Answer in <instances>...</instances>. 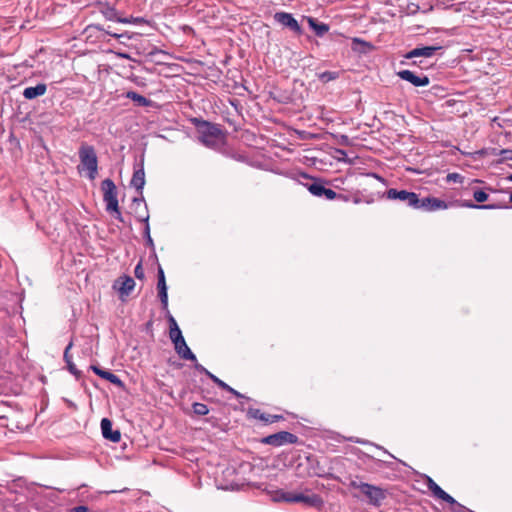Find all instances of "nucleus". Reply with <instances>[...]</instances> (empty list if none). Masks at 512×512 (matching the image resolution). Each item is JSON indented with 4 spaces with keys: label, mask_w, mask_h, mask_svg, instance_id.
I'll return each mask as SVG.
<instances>
[{
    "label": "nucleus",
    "mask_w": 512,
    "mask_h": 512,
    "mask_svg": "<svg viewBox=\"0 0 512 512\" xmlns=\"http://www.w3.org/2000/svg\"><path fill=\"white\" fill-rule=\"evenodd\" d=\"M191 123L196 127L199 141L209 148L217 147L225 138L221 125L211 123L201 118H192Z\"/></svg>",
    "instance_id": "1"
},
{
    "label": "nucleus",
    "mask_w": 512,
    "mask_h": 512,
    "mask_svg": "<svg viewBox=\"0 0 512 512\" xmlns=\"http://www.w3.org/2000/svg\"><path fill=\"white\" fill-rule=\"evenodd\" d=\"M349 486L351 488L358 489L361 494L367 498L368 503L375 507H379L387 496V493L383 488L359 481L358 477L352 479Z\"/></svg>",
    "instance_id": "2"
},
{
    "label": "nucleus",
    "mask_w": 512,
    "mask_h": 512,
    "mask_svg": "<svg viewBox=\"0 0 512 512\" xmlns=\"http://www.w3.org/2000/svg\"><path fill=\"white\" fill-rule=\"evenodd\" d=\"M80 167L87 171V176L90 180H94L98 174V158L93 146L82 144L78 151Z\"/></svg>",
    "instance_id": "3"
},
{
    "label": "nucleus",
    "mask_w": 512,
    "mask_h": 512,
    "mask_svg": "<svg viewBox=\"0 0 512 512\" xmlns=\"http://www.w3.org/2000/svg\"><path fill=\"white\" fill-rule=\"evenodd\" d=\"M101 190L103 192V201L106 203V211L115 213V218L123 222L122 214L119 210L115 183L109 178L104 179L101 183Z\"/></svg>",
    "instance_id": "4"
},
{
    "label": "nucleus",
    "mask_w": 512,
    "mask_h": 512,
    "mask_svg": "<svg viewBox=\"0 0 512 512\" xmlns=\"http://www.w3.org/2000/svg\"><path fill=\"white\" fill-rule=\"evenodd\" d=\"M169 337L174 344V349L176 353L184 360H190L196 362V356L195 354L190 350V348L187 346L186 341L182 335V332L180 329H170L169 331Z\"/></svg>",
    "instance_id": "5"
},
{
    "label": "nucleus",
    "mask_w": 512,
    "mask_h": 512,
    "mask_svg": "<svg viewBox=\"0 0 512 512\" xmlns=\"http://www.w3.org/2000/svg\"><path fill=\"white\" fill-rule=\"evenodd\" d=\"M306 179H310L311 182L304 184L307 190L315 197L325 198L327 200H334L336 192L330 188H326L324 180L321 178H313L307 174L302 175Z\"/></svg>",
    "instance_id": "6"
},
{
    "label": "nucleus",
    "mask_w": 512,
    "mask_h": 512,
    "mask_svg": "<svg viewBox=\"0 0 512 512\" xmlns=\"http://www.w3.org/2000/svg\"><path fill=\"white\" fill-rule=\"evenodd\" d=\"M284 500L290 503H303L308 507H314L317 509H321L324 504L323 499L315 493H286L284 495Z\"/></svg>",
    "instance_id": "7"
},
{
    "label": "nucleus",
    "mask_w": 512,
    "mask_h": 512,
    "mask_svg": "<svg viewBox=\"0 0 512 512\" xmlns=\"http://www.w3.org/2000/svg\"><path fill=\"white\" fill-rule=\"evenodd\" d=\"M298 440L299 439L295 434L287 431H280L264 437L261 440V443L274 447H280L285 444H296Z\"/></svg>",
    "instance_id": "8"
},
{
    "label": "nucleus",
    "mask_w": 512,
    "mask_h": 512,
    "mask_svg": "<svg viewBox=\"0 0 512 512\" xmlns=\"http://www.w3.org/2000/svg\"><path fill=\"white\" fill-rule=\"evenodd\" d=\"M386 197L390 200H399L404 202L413 209H416L417 205L419 204L418 195L407 190H397L390 188L386 191Z\"/></svg>",
    "instance_id": "9"
},
{
    "label": "nucleus",
    "mask_w": 512,
    "mask_h": 512,
    "mask_svg": "<svg viewBox=\"0 0 512 512\" xmlns=\"http://www.w3.org/2000/svg\"><path fill=\"white\" fill-rule=\"evenodd\" d=\"M135 287V281L132 277L123 275L118 277L113 284V288L118 291L121 300L129 296Z\"/></svg>",
    "instance_id": "10"
},
{
    "label": "nucleus",
    "mask_w": 512,
    "mask_h": 512,
    "mask_svg": "<svg viewBox=\"0 0 512 512\" xmlns=\"http://www.w3.org/2000/svg\"><path fill=\"white\" fill-rule=\"evenodd\" d=\"M274 20L281 24L284 27L289 28L291 31L296 34H302V28L299 25L298 21L293 17L291 13L287 12H276L274 14Z\"/></svg>",
    "instance_id": "11"
},
{
    "label": "nucleus",
    "mask_w": 512,
    "mask_h": 512,
    "mask_svg": "<svg viewBox=\"0 0 512 512\" xmlns=\"http://www.w3.org/2000/svg\"><path fill=\"white\" fill-rule=\"evenodd\" d=\"M448 207L449 204L444 200L428 196L422 199L419 198V204L417 205L416 209H422L424 211H437L447 209Z\"/></svg>",
    "instance_id": "12"
},
{
    "label": "nucleus",
    "mask_w": 512,
    "mask_h": 512,
    "mask_svg": "<svg viewBox=\"0 0 512 512\" xmlns=\"http://www.w3.org/2000/svg\"><path fill=\"white\" fill-rule=\"evenodd\" d=\"M441 46L433 45V46H421L412 49L404 55L405 59H416V58H431L433 57L437 51L441 50Z\"/></svg>",
    "instance_id": "13"
},
{
    "label": "nucleus",
    "mask_w": 512,
    "mask_h": 512,
    "mask_svg": "<svg viewBox=\"0 0 512 512\" xmlns=\"http://www.w3.org/2000/svg\"><path fill=\"white\" fill-rule=\"evenodd\" d=\"M397 76L402 80L411 83L415 87H424L430 83V79L426 75H416L410 70L398 71Z\"/></svg>",
    "instance_id": "14"
},
{
    "label": "nucleus",
    "mask_w": 512,
    "mask_h": 512,
    "mask_svg": "<svg viewBox=\"0 0 512 512\" xmlns=\"http://www.w3.org/2000/svg\"><path fill=\"white\" fill-rule=\"evenodd\" d=\"M426 486L434 497L441 499L448 504L456 503V500L445 492L431 477L426 476Z\"/></svg>",
    "instance_id": "15"
},
{
    "label": "nucleus",
    "mask_w": 512,
    "mask_h": 512,
    "mask_svg": "<svg viewBox=\"0 0 512 512\" xmlns=\"http://www.w3.org/2000/svg\"><path fill=\"white\" fill-rule=\"evenodd\" d=\"M247 415L250 418L260 420V421L264 422L265 424L278 422L283 419L282 415L268 414V413H265L257 408H249L247 411Z\"/></svg>",
    "instance_id": "16"
},
{
    "label": "nucleus",
    "mask_w": 512,
    "mask_h": 512,
    "mask_svg": "<svg viewBox=\"0 0 512 512\" xmlns=\"http://www.w3.org/2000/svg\"><path fill=\"white\" fill-rule=\"evenodd\" d=\"M131 186L136 189L138 194L142 195V190L145 185V172H144V165H143V159L138 165V168H134V173L130 182Z\"/></svg>",
    "instance_id": "17"
},
{
    "label": "nucleus",
    "mask_w": 512,
    "mask_h": 512,
    "mask_svg": "<svg viewBox=\"0 0 512 512\" xmlns=\"http://www.w3.org/2000/svg\"><path fill=\"white\" fill-rule=\"evenodd\" d=\"M97 8L98 11L108 21H115L120 23V20H122V17L119 15L116 8L114 6H111L108 2H98Z\"/></svg>",
    "instance_id": "18"
},
{
    "label": "nucleus",
    "mask_w": 512,
    "mask_h": 512,
    "mask_svg": "<svg viewBox=\"0 0 512 512\" xmlns=\"http://www.w3.org/2000/svg\"><path fill=\"white\" fill-rule=\"evenodd\" d=\"M102 435L105 439L117 443L121 439V434L118 430L112 429V422L108 418L101 420Z\"/></svg>",
    "instance_id": "19"
},
{
    "label": "nucleus",
    "mask_w": 512,
    "mask_h": 512,
    "mask_svg": "<svg viewBox=\"0 0 512 512\" xmlns=\"http://www.w3.org/2000/svg\"><path fill=\"white\" fill-rule=\"evenodd\" d=\"M306 460L308 463V474L310 476L324 477L326 475L324 467L320 465L316 456L310 455Z\"/></svg>",
    "instance_id": "20"
},
{
    "label": "nucleus",
    "mask_w": 512,
    "mask_h": 512,
    "mask_svg": "<svg viewBox=\"0 0 512 512\" xmlns=\"http://www.w3.org/2000/svg\"><path fill=\"white\" fill-rule=\"evenodd\" d=\"M47 91V85L39 83L34 87H26L23 91V96L27 100H32L37 97L43 96Z\"/></svg>",
    "instance_id": "21"
},
{
    "label": "nucleus",
    "mask_w": 512,
    "mask_h": 512,
    "mask_svg": "<svg viewBox=\"0 0 512 512\" xmlns=\"http://www.w3.org/2000/svg\"><path fill=\"white\" fill-rule=\"evenodd\" d=\"M462 206L472 209H483V210H492V209H508L510 206L507 203H494V204H476L472 201H467L462 204Z\"/></svg>",
    "instance_id": "22"
},
{
    "label": "nucleus",
    "mask_w": 512,
    "mask_h": 512,
    "mask_svg": "<svg viewBox=\"0 0 512 512\" xmlns=\"http://www.w3.org/2000/svg\"><path fill=\"white\" fill-rule=\"evenodd\" d=\"M94 31H99L105 35H109V36H112L116 39H120V38H128L130 39V36L127 35V33H121V34H118V33H112L110 31H107L103 28V26H101L100 24H90L86 27L85 29V33H89V36L92 35V33Z\"/></svg>",
    "instance_id": "23"
},
{
    "label": "nucleus",
    "mask_w": 512,
    "mask_h": 512,
    "mask_svg": "<svg viewBox=\"0 0 512 512\" xmlns=\"http://www.w3.org/2000/svg\"><path fill=\"white\" fill-rule=\"evenodd\" d=\"M125 97L127 99H130L131 101L134 102V104L136 106H139V107H149L152 105V100L138 94L137 92L135 91H127L126 94H125Z\"/></svg>",
    "instance_id": "24"
},
{
    "label": "nucleus",
    "mask_w": 512,
    "mask_h": 512,
    "mask_svg": "<svg viewBox=\"0 0 512 512\" xmlns=\"http://www.w3.org/2000/svg\"><path fill=\"white\" fill-rule=\"evenodd\" d=\"M310 28L315 32L318 37L324 36L329 31V25L319 22L313 17L307 18Z\"/></svg>",
    "instance_id": "25"
},
{
    "label": "nucleus",
    "mask_w": 512,
    "mask_h": 512,
    "mask_svg": "<svg viewBox=\"0 0 512 512\" xmlns=\"http://www.w3.org/2000/svg\"><path fill=\"white\" fill-rule=\"evenodd\" d=\"M71 347H72V343H69L68 346L65 348L63 357H64V361L67 364V368H68L69 372L78 378V377H80L81 372L76 368L75 364L72 361V357L69 354V350L71 349Z\"/></svg>",
    "instance_id": "26"
},
{
    "label": "nucleus",
    "mask_w": 512,
    "mask_h": 512,
    "mask_svg": "<svg viewBox=\"0 0 512 512\" xmlns=\"http://www.w3.org/2000/svg\"><path fill=\"white\" fill-rule=\"evenodd\" d=\"M210 379L213 381V383H215L219 388L233 394L234 396H236L237 398H242L244 397L241 393H239L238 391H236L234 388L230 387L228 384H226L224 381H222L221 379H219L217 376L215 375H210Z\"/></svg>",
    "instance_id": "27"
},
{
    "label": "nucleus",
    "mask_w": 512,
    "mask_h": 512,
    "mask_svg": "<svg viewBox=\"0 0 512 512\" xmlns=\"http://www.w3.org/2000/svg\"><path fill=\"white\" fill-rule=\"evenodd\" d=\"M102 378L109 381L110 383L114 384L115 386H117L119 388L124 387L123 381L117 375H115L114 373H112L108 370H106V372Z\"/></svg>",
    "instance_id": "28"
},
{
    "label": "nucleus",
    "mask_w": 512,
    "mask_h": 512,
    "mask_svg": "<svg viewBox=\"0 0 512 512\" xmlns=\"http://www.w3.org/2000/svg\"><path fill=\"white\" fill-rule=\"evenodd\" d=\"M318 78L323 83H328L330 81L336 80L339 78V72L337 71H325L318 75Z\"/></svg>",
    "instance_id": "29"
},
{
    "label": "nucleus",
    "mask_w": 512,
    "mask_h": 512,
    "mask_svg": "<svg viewBox=\"0 0 512 512\" xmlns=\"http://www.w3.org/2000/svg\"><path fill=\"white\" fill-rule=\"evenodd\" d=\"M139 220L146 223L145 228H144V236L146 238L147 246L154 248V243H153V239L151 238V235H150V227H149V223H148L149 216L146 215L145 217H141Z\"/></svg>",
    "instance_id": "30"
},
{
    "label": "nucleus",
    "mask_w": 512,
    "mask_h": 512,
    "mask_svg": "<svg viewBox=\"0 0 512 512\" xmlns=\"http://www.w3.org/2000/svg\"><path fill=\"white\" fill-rule=\"evenodd\" d=\"M193 412L198 416H204L209 413V409L206 404L195 402L192 405Z\"/></svg>",
    "instance_id": "31"
},
{
    "label": "nucleus",
    "mask_w": 512,
    "mask_h": 512,
    "mask_svg": "<svg viewBox=\"0 0 512 512\" xmlns=\"http://www.w3.org/2000/svg\"><path fill=\"white\" fill-rule=\"evenodd\" d=\"M120 23L123 24H143L147 23V21L143 17H122V20H120Z\"/></svg>",
    "instance_id": "32"
},
{
    "label": "nucleus",
    "mask_w": 512,
    "mask_h": 512,
    "mask_svg": "<svg viewBox=\"0 0 512 512\" xmlns=\"http://www.w3.org/2000/svg\"><path fill=\"white\" fill-rule=\"evenodd\" d=\"M473 197L475 201L478 202L479 204H482L489 198L488 194L484 190H475L473 193Z\"/></svg>",
    "instance_id": "33"
},
{
    "label": "nucleus",
    "mask_w": 512,
    "mask_h": 512,
    "mask_svg": "<svg viewBox=\"0 0 512 512\" xmlns=\"http://www.w3.org/2000/svg\"><path fill=\"white\" fill-rule=\"evenodd\" d=\"M158 296H159L163 310H167V308H168V293H167V291L158 292Z\"/></svg>",
    "instance_id": "34"
},
{
    "label": "nucleus",
    "mask_w": 512,
    "mask_h": 512,
    "mask_svg": "<svg viewBox=\"0 0 512 512\" xmlns=\"http://www.w3.org/2000/svg\"><path fill=\"white\" fill-rule=\"evenodd\" d=\"M134 275H135V277H136L137 279H139V280H143V279H144L145 274H144V269H143V267H142V263H141V262H139V263L136 265V267H135V269H134Z\"/></svg>",
    "instance_id": "35"
},
{
    "label": "nucleus",
    "mask_w": 512,
    "mask_h": 512,
    "mask_svg": "<svg viewBox=\"0 0 512 512\" xmlns=\"http://www.w3.org/2000/svg\"><path fill=\"white\" fill-rule=\"evenodd\" d=\"M194 368H195L198 372L205 374V375H206L207 377H209V378H210V375H213V374H212L210 371H208L204 366H202L201 364H199V363H197V362L195 363Z\"/></svg>",
    "instance_id": "36"
},
{
    "label": "nucleus",
    "mask_w": 512,
    "mask_h": 512,
    "mask_svg": "<svg viewBox=\"0 0 512 512\" xmlns=\"http://www.w3.org/2000/svg\"><path fill=\"white\" fill-rule=\"evenodd\" d=\"M500 155L503 160H512V150L511 149H502L500 151Z\"/></svg>",
    "instance_id": "37"
},
{
    "label": "nucleus",
    "mask_w": 512,
    "mask_h": 512,
    "mask_svg": "<svg viewBox=\"0 0 512 512\" xmlns=\"http://www.w3.org/2000/svg\"><path fill=\"white\" fill-rule=\"evenodd\" d=\"M91 369L93 370V372L98 375L99 377H103V375L105 374L106 370L100 368L99 366H96V365H92L91 366Z\"/></svg>",
    "instance_id": "38"
},
{
    "label": "nucleus",
    "mask_w": 512,
    "mask_h": 512,
    "mask_svg": "<svg viewBox=\"0 0 512 512\" xmlns=\"http://www.w3.org/2000/svg\"><path fill=\"white\" fill-rule=\"evenodd\" d=\"M157 290H158V292L167 291L166 280L159 279L157 281Z\"/></svg>",
    "instance_id": "39"
},
{
    "label": "nucleus",
    "mask_w": 512,
    "mask_h": 512,
    "mask_svg": "<svg viewBox=\"0 0 512 512\" xmlns=\"http://www.w3.org/2000/svg\"><path fill=\"white\" fill-rule=\"evenodd\" d=\"M89 508L85 505L76 506L70 509V512H88Z\"/></svg>",
    "instance_id": "40"
},
{
    "label": "nucleus",
    "mask_w": 512,
    "mask_h": 512,
    "mask_svg": "<svg viewBox=\"0 0 512 512\" xmlns=\"http://www.w3.org/2000/svg\"><path fill=\"white\" fill-rule=\"evenodd\" d=\"M168 321L170 324V329H173V328L180 329L176 320L174 319V317L172 315H169Z\"/></svg>",
    "instance_id": "41"
},
{
    "label": "nucleus",
    "mask_w": 512,
    "mask_h": 512,
    "mask_svg": "<svg viewBox=\"0 0 512 512\" xmlns=\"http://www.w3.org/2000/svg\"><path fill=\"white\" fill-rule=\"evenodd\" d=\"M334 200H340V201H343V202H348L349 201V196L345 195V194H338V193H336V197H335Z\"/></svg>",
    "instance_id": "42"
},
{
    "label": "nucleus",
    "mask_w": 512,
    "mask_h": 512,
    "mask_svg": "<svg viewBox=\"0 0 512 512\" xmlns=\"http://www.w3.org/2000/svg\"><path fill=\"white\" fill-rule=\"evenodd\" d=\"M157 277H158V280L159 279L166 280L164 270L162 269V267L160 265L158 266Z\"/></svg>",
    "instance_id": "43"
},
{
    "label": "nucleus",
    "mask_w": 512,
    "mask_h": 512,
    "mask_svg": "<svg viewBox=\"0 0 512 512\" xmlns=\"http://www.w3.org/2000/svg\"><path fill=\"white\" fill-rule=\"evenodd\" d=\"M142 202H144L143 197H141V198L135 197L133 199V203L136 204V205H140Z\"/></svg>",
    "instance_id": "44"
},
{
    "label": "nucleus",
    "mask_w": 512,
    "mask_h": 512,
    "mask_svg": "<svg viewBox=\"0 0 512 512\" xmlns=\"http://www.w3.org/2000/svg\"><path fill=\"white\" fill-rule=\"evenodd\" d=\"M457 178H460V175L457 173L449 174L448 179L456 180Z\"/></svg>",
    "instance_id": "45"
},
{
    "label": "nucleus",
    "mask_w": 512,
    "mask_h": 512,
    "mask_svg": "<svg viewBox=\"0 0 512 512\" xmlns=\"http://www.w3.org/2000/svg\"><path fill=\"white\" fill-rule=\"evenodd\" d=\"M354 42H355V43H361V44H363V45H368L366 42L361 41V40H359L358 38H355V39H354Z\"/></svg>",
    "instance_id": "46"
},
{
    "label": "nucleus",
    "mask_w": 512,
    "mask_h": 512,
    "mask_svg": "<svg viewBox=\"0 0 512 512\" xmlns=\"http://www.w3.org/2000/svg\"><path fill=\"white\" fill-rule=\"evenodd\" d=\"M422 63H423L422 60H420V61L414 60L412 64L413 65H417V66H421Z\"/></svg>",
    "instance_id": "47"
},
{
    "label": "nucleus",
    "mask_w": 512,
    "mask_h": 512,
    "mask_svg": "<svg viewBox=\"0 0 512 512\" xmlns=\"http://www.w3.org/2000/svg\"><path fill=\"white\" fill-rule=\"evenodd\" d=\"M341 138H342V143H344V142H347V141H348V137H347V136H345V135H343Z\"/></svg>",
    "instance_id": "48"
},
{
    "label": "nucleus",
    "mask_w": 512,
    "mask_h": 512,
    "mask_svg": "<svg viewBox=\"0 0 512 512\" xmlns=\"http://www.w3.org/2000/svg\"><path fill=\"white\" fill-rule=\"evenodd\" d=\"M120 56H121L122 58H129V56H128L127 54H120Z\"/></svg>",
    "instance_id": "49"
},
{
    "label": "nucleus",
    "mask_w": 512,
    "mask_h": 512,
    "mask_svg": "<svg viewBox=\"0 0 512 512\" xmlns=\"http://www.w3.org/2000/svg\"><path fill=\"white\" fill-rule=\"evenodd\" d=\"M359 202H360V199L356 197V198L354 199V203H359Z\"/></svg>",
    "instance_id": "50"
},
{
    "label": "nucleus",
    "mask_w": 512,
    "mask_h": 512,
    "mask_svg": "<svg viewBox=\"0 0 512 512\" xmlns=\"http://www.w3.org/2000/svg\"><path fill=\"white\" fill-rule=\"evenodd\" d=\"M355 442H356V443H359V444H362V443H363V441H362V440H359V439L355 440Z\"/></svg>",
    "instance_id": "51"
},
{
    "label": "nucleus",
    "mask_w": 512,
    "mask_h": 512,
    "mask_svg": "<svg viewBox=\"0 0 512 512\" xmlns=\"http://www.w3.org/2000/svg\"><path fill=\"white\" fill-rule=\"evenodd\" d=\"M507 179H508L509 181H511V182H512V174H511V175H509V176L507 177Z\"/></svg>",
    "instance_id": "52"
},
{
    "label": "nucleus",
    "mask_w": 512,
    "mask_h": 512,
    "mask_svg": "<svg viewBox=\"0 0 512 512\" xmlns=\"http://www.w3.org/2000/svg\"><path fill=\"white\" fill-rule=\"evenodd\" d=\"M509 200L512 203V193L510 194V199Z\"/></svg>",
    "instance_id": "53"
}]
</instances>
